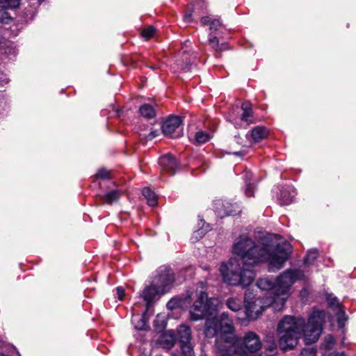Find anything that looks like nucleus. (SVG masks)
<instances>
[{"label": "nucleus", "mask_w": 356, "mask_h": 356, "mask_svg": "<svg viewBox=\"0 0 356 356\" xmlns=\"http://www.w3.org/2000/svg\"><path fill=\"white\" fill-rule=\"evenodd\" d=\"M209 44L216 51H224L223 48L220 47L219 40L215 35H209Z\"/></svg>", "instance_id": "obj_29"}, {"label": "nucleus", "mask_w": 356, "mask_h": 356, "mask_svg": "<svg viewBox=\"0 0 356 356\" xmlns=\"http://www.w3.org/2000/svg\"><path fill=\"white\" fill-rule=\"evenodd\" d=\"M220 272L225 282L233 286L241 285L243 288L250 285L255 277L253 269L243 266L236 258H231L227 264H222Z\"/></svg>", "instance_id": "obj_4"}, {"label": "nucleus", "mask_w": 356, "mask_h": 356, "mask_svg": "<svg viewBox=\"0 0 356 356\" xmlns=\"http://www.w3.org/2000/svg\"><path fill=\"white\" fill-rule=\"evenodd\" d=\"M262 347L259 336L252 331L247 332L243 337L232 334H222L217 337L216 349L217 354L229 356H245L259 351Z\"/></svg>", "instance_id": "obj_2"}, {"label": "nucleus", "mask_w": 356, "mask_h": 356, "mask_svg": "<svg viewBox=\"0 0 356 356\" xmlns=\"http://www.w3.org/2000/svg\"><path fill=\"white\" fill-rule=\"evenodd\" d=\"M0 356H6L3 353H0Z\"/></svg>", "instance_id": "obj_54"}, {"label": "nucleus", "mask_w": 356, "mask_h": 356, "mask_svg": "<svg viewBox=\"0 0 356 356\" xmlns=\"http://www.w3.org/2000/svg\"><path fill=\"white\" fill-rule=\"evenodd\" d=\"M277 343L273 339H268L265 346L266 356H276L277 355Z\"/></svg>", "instance_id": "obj_26"}, {"label": "nucleus", "mask_w": 356, "mask_h": 356, "mask_svg": "<svg viewBox=\"0 0 356 356\" xmlns=\"http://www.w3.org/2000/svg\"><path fill=\"white\" fill-rule=\"evenodd\" d=\"M252 116V111H243L241 115V120L243 121L247 122L248 123H251L252 121L249 120V118Z\"/></svg>", "instance_id": "obj_40"}, {"label": "nucleus", "mask_w": 356, "mask_h": 356, "mask_svg": "<svg viewBox=\"0 0 356 356\" xmlns=\"http://www.w3.org/2000/svg\"><path fill=\"white\" fill-rule=\"evenodd\" d=\"M204 4V2L202 1L199 0L197 3L194 6L192 10L188 12V13H186L184 16V20L186 22H190L193 21L192 15L193 13H195L196 10L198 9V7H201Z\"/></svg>", "instance_id": "obj_33"}, {"label": "nucleus", "mask_w": 356, "mask_h": 356, "mask_svg": "<svg viewBox=\"0 0 356 356\" xmlns=\"http://www.w3.org/2000/svg\"><path fill=\"white\" fill-rule=\"evenodd\" d=\"M143 195L145 197L149 206L154 207L157 204V197L154 191L149 188H144L142 191Z\"/></svg>", "instance_id": "obj_22"}, {"label": "nucleus", "mask_w": 356, "mask_h": 356, "mask_svg": "<svg viewBox=\"0 0 356 356\" xmlns=\"http://www.w3.org/2000/svg\"><path fill=\"white\" fill-rule=\"evenodd\" d=\"M214 210L220 218L229 216H235L241 212V208L237 204H232L229 201L217 200L214 202Z\"/></svg>", "instance_id": "obj_11"}, {"label": "nucleus", "mask_w": 356, "mask_h": 356, "mask_svg": "<svg viewBox=\"0 0 356 356\" xmlns=\"http://www.w3.org/2000/svg\"><path fill=\"white\" fill-rule=\"evenodd\" d=\"M212 20H211L210 17H208V16H205V17H203L201 18V23L204 26L208 25V24L210 26V22Z\"/></svg>", "instance_id": "obj_46"}, {"label": "nucleus", "mask_w": 356, "mask_h": 356, "mask_svg": "<svg viewBox=\"0 0 356 356\" xmlns=\"http://www.w3.org/2000/svg\"><path fill=\"white\" fill-rule=\"evenodd\" d=\"M243 177L245 183V194L248 197H251L254 195L255 188L254 183L251 182L252 173L249 170H245Z\"/></svg>", "instance_id": "obj_18"}, {"label": "nucleus", "mask_w": 356, "mask_h": 356, "mask_svg": "<svg viewBox=\"0 0 356 356\" xmlns=\"http://www.w3.org/2000/svg\"><path fill=\"white\" fill-rule=\"evenodd\" d=\"M116 292L117 295L118 296V298L120 300H122L124 296V289L122 286H118L116 288Z\"/></svg>", "instance_id": "obj_42"}, {"label": "nucleus", "mask_w": 356, "mask_h": 356, "mask_svg": "<svg viewBox=\"0 0 356 356\" xmlns=\"http://www.w3.org/2000/svg\"><path fill=\"white\" fill-rule=\"evenodd\" d=\"M334 342H335L334 337L332 335L329 334V335L326 336L325 338L324 346L326 349L330 350L332 348V346L334 344Z\"/></svg>", "instance_id": "obj_35"}, {"label": "nucleus", "mask_w": 356, "mask_h": 356, "mask_svg": "<svg viewBox=\"0 0 356 356\" xmlns=\"http://www.w3.org/2000/svg\"><path fill=\"white\" fill-rule=\"evenodd\" d=\"M268 134L266 127L257 126L252 129L251 136L254 142L257 143L265 138Z\"/></svg>", "instance_id": "obj_20"}, {"label": "nucleus", "mask_w": 356, "mask_h": 356, "mask_svg": "<svg viewBox=\"0 0 356 356\" xmlns=\"http://www.w3.org/2000/svg\"><path fill=\"white\" fill-rule=\"evenodd\" d=\"M175 281L174 273L170 267L161 266L156 270V274L152 279V283L160 293L168 292Z\"/></svg>", "instance_id": "obj_9"}, {"label": "nucleus", "mask_w": 356, "mask_h": 356, "mask_svg": "<svg viewBox=\"0 0 356 356\" xmlns=\"http://www.w3.org/2000/svg\"><path fill=\"white\" fill-rule=\"evenodd\" d=\"M181 353L182 356H194L193 348L191 342L180 343Z\"/></svg>", "instance_id": "obj_27"}, {"label": "nucleus", "mask_w": 356, "mask_h": 356, "mask_svg": "<svg viewBox=\"0 0 356 356\" xmlns=\"http://www.w3.org/2000/svg\"><path fill=\"white\" fill-rule=\"evenodd\" d=\"M159 163L162 171L171 175H175L179 168V163L177 159L171 154H165L161 156L159 159Z\"/></svg>", "instance_id": "obj_14"}, {"label": "nucleus", "mask_w": 356, "mask_h": 356, "mask_svg": "<svg viewBox=\"0 0 356 356\" xmlns=\"http://www.w3.org/2000/svg\"><path fill=\"white\" fill-rule=\"evenodd\" d=\"M179 306H180L179 302H178V300L175 298L170 300L167 304L168 308L171 309L175 307H179Z\"/></svg>", "instance_id": "obj_41"}, {"label": "nucleus", "mask_w": 356, "mask_h": 356, "mask_svg": "<svg viewBox=\"0 0 356 356\" xmlns=\"http://www.w3.org/2000/svg\"><path fill=\"white\" fill-rule=\"evenodd\" d=\"M257 286L262 291H271V293L275 296V282L269 277L259 278L257 282Z\"/></svg>", "instance_id": "obj_17"}, {"label": "nucleus", "mask_w": 356, "mask_h": 356, "mask_svg": "<svg viewBox=\"0 0 356 356\" xmlns=\"http://www.w3.org/2000/svg\"><path fill=\"white\" fill-rule=\"evenodd\" d=\"M200 224H202V227H200V228L197 230H196L194 233L196 235V238H202L208 231L210 230V227L208 224L204 227L205 222L204 221V220H200V223H199V226L200 225Z\"/></svg>", "instance_id": "obj_30"}, {"label": "nucleus", "mask_w": 356, "mask_h": 356, "mask_svg": "<svg viewBox=\"0 0 356 356\" xmlns=\"http://www.w3.org/2000/svg\"><path fill=\"white\" fill-rule=\"evenodd\" d=\"M220 47L223 48V49H224V50L226 49V47H225V44H220Z\"/></svg>", "instance_id": "obj_51"}, {"label": "nucleus", "mask_w": 356, "mask_h": 356, "mask_svg": "<svg viewBox=\"0 0 356 356\" xmlns=\"http://www.w3.org/2000/svg\"><path fill=\"white\" fill-rule=\"evenodd\" d=\"M97 178L102 179H110V172L105 168H101L98 170L97 173L95 175Z\"/></svg>", "instance_id": "obj_36"}, {"label": "nucleus", "mask_w": 356, "mask_h": 356, "mask_svg": "<svg viewBox=\"0 0 356 356\" xmlns=\"http://www.w3.org/2000/svg\"><path fill=\"white\" fill-rule=\"evenodd\" d=\"M139 112L142 116L147 119H152L156 116L154 108L147 104L142 105L139 108Z\"/></svg>", "instance_id": "obj_24"}, {"label": "nucleus", "mask_w": 356, "mask_h": 356, "mask_svg": "<svg viewBox=\"0 0 356 356\" xmlns=\"http://www.w3.org/2000/svg\"><path fill=\"white\" fill-rule=\"evenodd\" d=\"M226 306L232 311L237 312L242 309V302L237 298H229L225 302Z\"/></svg>", "instance_id": "obj_25"}, {"label": "nucleus", "mask_w": 356, "mask_h": 356, "mask_svg": "<svg viewBox=\"0 0 356 356\" xmlns=\"http://www.w3.org/2000/svg\"><path fill=\"white\" fill-rule=\"evenodd\" d=\"M158 134H159V132L157 130H152L149 133L148 136H147V139L152 140L153 138L156 137L158 136Z\"/></svg>", "instance_id": "obj_45"}, {"label": "nucleus", "mask_w": 356, "mask_h": 356, "mask_svg": "<svg viewBox=\"0 0 356 356\" xmlns=\"http://www.w3.org/2000/svg\"><path fill=\"white\" fill-rule=\"evenodd\" d=\"M162 342L167 348L172 347L176 343V336L173 330L167 331L162 337Z\"/></svg>", "instance_id": "obj_23"}, {"label": "nucleus", "mask_w": 356, "mask_h": 356, "mask_svg": "<svg viewBox=\"0 0 356 356\" xmlns=\"http://www.w3.org/2000/svg\"><path fill=\"white\" fill-rule=\"evenodd\" d=\"M8 83V79L6 77V75L3 73L2 72H0V85L3 86Z\"/></svg>", "instance_id": "obj_43"}, {"label": "nucleus", "mask_w": 356, "mask_h": 356, "mask_svg": "<svg viewBox=\"0 0 356 356\" xmlns=\"http://www.w3.org/2000/svg\"><path fill=\"white\" fill-rule=\"evenodd\" d=\"M121 195V193L118 190H112L105 195L101 196L103 203L112 204L116 202Z\"/></svg>", "instance_id": "obj_21"}, {"label": "nucleus", "mask_w": 356, "mask_h": 356, "mask_svg": "<svg viewBox=\"0 0 356 356\" xmlns=\"http://www.w3.org/2000/svg\"><path fill=\"white\" fill-rule=\"evenodd\" d=\"M182 123V120L179 116H170L161 126L162 132L164 135L172 138H178L180 135L176 132Z\"/></svg>", "instance_id": "obj_12"}, {"label": "nucleus", "mask_w": 356, "mask_h": 356, "mask_svg": "<svg viewBox=\"0 0 356 356\" xmlns=\"http://www.w3.org/2000/svg\"><path fill=\"white\" fill-rule=\"evenodd\" d=\"M305 325L301 317L284 316L278 323L277 331L280 348L284 350H293L298 345Z\"/></svg>", "instance_id": "obj_3"}, {"label": "nucleus", "mask_w": 356, "mask_h": 356, "mask_svg": "<svg viewBox=\"0 0 356 356\" xmlns=\"http://www.w3.org/2000/svg\"><path fill=\"white\" fill-rule=\"evenodd\" d=\"M318 252L316 249H311L308 251L306 257L304 258V264L309 265L312 264L318 257Z\"/></svg>", "instance_id": "obj_28"}, {"label": "nucleus", "mask_w": 356, "mask_h": 356, "mask_svg": "<svg viewBox=\"0 0 356 356\" xmlns=\"http://www.w3.org/2000/svg\"><path fill=\"white\" fill-rule=\"evenodd\" d=\"M301 356H316V350L313 348H305L301 352Z\"/></svg>", "instance_id": "obj_38"}, {"label": "nucleus", "mask_w": 356, "mask_h": 356, "mask_svg": "<svg viewBox=\"0 0 356 356\" xmlns=\"http://www.w3.org/2000/svg\"><path fill=\"white\" fill-rule=\"evenodd\" d=\"M220 322L218 321V318L215 316L208 317L206 318L204 334L207 338L217 337L222 335L223 332L220 330ZM216 341H215V343Z\"/></svg>", "instance_id": "obj_13"}, {"label": "nucleus", "mask_w": 356, "mask_h": 356, "mask_svg": "<svg viewBox=\"0 0 356 356\" xmlns=\"http://www.w3.org/2000/svg\"><path fill=\"white\" fill-rule=\"evenodd\" d=\"M0 5L3 8H16L19 6V0H0Z\"/></svg>", "instance_id": "obj_31"}, {"label": "nucleus", "mask_w": 356, "mask_h": 356, "mask_svg": "<svg viewBox=\"0 0 356 356\" xmlns=\"http://www.w3.org/2000/svg\"><path fill=\"white\" fill-rule=\"evenodd\" d=\"M192 67H193V65L191 64L190 63H188L186 64V67L182 68V70L184 72H188V71H191Z\"/></svg>", "instance_id": "obj_47"}, {"label": "nucleus", "mask_w": 356, "mask_h": 356, "mask_svg": "<svg viewBox=\"0 0 356 356\" xmlns=\"http://www.w3.org/2000/svg\"><path fill=\"white\" fill-rule=\"evenodd\" d=\"M197 299L189 310L190 318L193 321H197L212 316L216 312L215 300L209 298L205 291H197Z\"/></svg>", "instance_id": "obj_6"}, {"label": "nucleus", "mask_w": 356, "mask_h": 356, "mask_svg": "<svg viewBox=\"0 0 356 356\" xmlns=\"http://www.w3.org/2000/svg\"><path fill=\"white\" fill-rule=\"evenodd\" d=\"M164 293H160L156 287L153 286V284L148 286H147L143 291L141 296H143L144 300L146 302V310L143 314V316L140 318L139 323L138 325H135V328L141 330L144 328L145 325V314L147 312V310L152 307V303L154 301V298L157 296L163 295Z\"/></svg>", "instance_id": "obj_10"}, {"label": "nucleus", "mask_w": 356, "mask_h": 356, "mask_svg": "<svg viewBox=\"0 0 356 356\" xmlns=\"http://www.w3.org/2000/svg\"><path fill=\"white\" fill-rule=\"evenodd\" d=\"M244 316L241 318L254 321L259 318L267 306L264 305L263 300L257 298L253 292L247 291L244 295Z\"/></svg>", "instance_id": "obj_8"}, {"label": "nucleus", "mask_w": 356, "mask_h": 356, "mask_svg": "<svg viewBox=\"0 0 356 356\" xmlns=\"http://www.w3.org/2000/svg\"><path fill=\"white\" fill-rule=\"evenodd\" d=\"M296 195V192L291 187H283L280 190V194L278 197L281 205H288L293 202Z\"/></svg>", "instance_id": "obj_15"}, {"label": "nucleus", "mask_w": 356, "mask_h": 356, "mask_svg": "<svg viewBox=\"0 0 356 356\" xmlns=\"http://www.w3.org/2000/svg\"><path fill=\"white\" fill-rule=\"evenodd\" d=\"M220 322V330L223 332L222 334H232L234 332V327L232 326V321L229 318L228 314L222 312L218 318Z\"/></svg>", "instance_id": "obj_16"}, {"label": "nucleus", "mask_w": 356, "mask_h": 356, "mask_svg": "<svg viewBox=\"0 0 356 356\" xmlns=\"http://www.w3.org/2000/svg\"><path fill=\"white\" fill-rule=\"evenodd\" d=\"M324 318L323 312H314L309 316L307 323L305 322L302 334L306 344L314 343L318 339L322 333Z\"/></svg>", "instance_id": "obj_7"}, {"label": "nucleus", "mask_w": 356, "mask_h": 356, "mask_svg": "<svg viewBox=\"0 0 356 356\" xmlns=\"http://www.w3.org/2000/svg\"><path fill=\"white\" fill-rule=\"evenodd\" d=\"M234 138H235V140H236V142L238 144H239V145H242V143H242V141H241V137H240L239 136L235 135Z\"/></svg>", "instance_id": "obj_49"}, {"label": "nucleus", "mask_w": 356, "mask_h": 356, "mask_svg": "<svg viewBox=\"0 0 356 356\" xmlns=\"http://www.w3.org/2000/svg\"><path fill=\"white\" fill-rule=\"evenodd\" d=\"M335 356H346L345 354L343 353H341L340 354H337Z\"/></svg>", "instance_id": "obj_52"}, {"label": "nucleus", "mask_w": 356, "mask_h": 356, "mask_svg": "<svg viewBox=\"0 0 356 356\" xmlns=\"http://www.w3.org/2000/svg\"><path fill=\"white\" fill-rule=\"evenodd\" d=\"M12 18L10 17H6L5 18H0V22L1 23H8L9 21H11Z\"/></svg>", "instance_id": "obj_48"}, {"label": "nucleus", "mask_w": 356, "mask_h": 356, "mask_svg": "<svg viewBox=\"0 0 356 356\" xmlns=\"http://www.w3.org/2000/svg\"><path fill=\"white\" fill-rule=\"evenodd\" d=\"M335 302H337V298L336 297L334 298L333 300L330 301V304L334 305Z\"/></svg>", "instance_id": "obj_50"}, {"label": "nucleus", "mask_w": 356, "mask_h": 356, "mask_svg": "<svg viewBox=\"0 0 356 356\" xmlns=\"http://www.w3.org/2000/svg\"><path fill=\"white\" fill-rule=\"evenodd\" d=\"M177 333L179 343L191 342V330L190 327L186 325H181L179 327Z\"/></svg>", "instance_id": "obj_19"}, {"label": "nucleus", "mask_w": 356, "mask_h": 356, "mask_svg": "<svg viewBox=\"0 0 356 356\" xmlns=\"http://www.w3.org/2000/svg\"><path fill=\"white\" fill-rule=\"evenodd\" d=\"M155 31H156L155 28L152 26H150L143 29L141 34L143 38H145L146 39H149L153 36Z\"/></svg>", "instance_id": "obj_34"}, {"label": "nucleus", "mask_w": 356, "mask_h": 356, "mask_svg": "<svg viewBox=\"0 0 356 356\" xmlns=\"http://www.w3.org/2000/svg\"><path fill=\"white\" fill-rule=\"evenodd\" d=\"M306 279L304 272L298 268L287 269L280 274L275 280V297H273L272 307L275 310H282L290 296L291 287L293 283L297 280Z\"/></svg>", "instance_id": "obj_5"}, {"label": "nucleus", "mask_w": 356, "mask_h": 356, "mask_svg": "<svg viewBox=\"0 0 356 356\" xmlns=\"http://www.w3.org/2000/svg\"><path fill=\"white\" fill-rule=\"evenodd\" d=\"M232 252L243 266L251 269L260 262L270 260L269 268L279 270L289 259L292 246L288 241L277 244L273 250L268 244H258L247 235H240L232 245Z\"/></svg>", "instance_id": "obj_1"}, {"label": "nucleus", "mask_w": 356, "mask_h": 356, "mask_svg": "<svg viewBox=\"0 0 356 356\" xmlns=\"http://www.w3.org/2000/svg\"><path fill=\"white\" fill-rule=\"evenodd\" d=\"M234 155H239L240 154V152H234Z\"/></svg>", "instance_id": "obj_53"}, {"label": "nucleus", "mask_w": 356, "mask_h": 356, "mask_svg": "<svg viewBox=\"0 0 356 356\" xmlns=\"http://www.w3.org/2000/svg\"><path fill=\"white\" fill-rule=\"evenodd\" d=\"M222 26V23L219 19H213L210 22L209 29L211 31H218L220 27Z\"/></svg>", "instance_id": "obj_39"}, {"label": "nucleus", "mask_w": 356, "mask_h": 356, "mask_svg": "<svg viewBox=\"0 0 356 356\" xmlns=\"http://www.w3.org/2000/svg\"><path fill=\"white\" fill-rule=\"evenodd\" d=\"M346 320H347V318L345 316V312L343 311H340L338 313V316H337V323H338L339 327L340 328L343 327Z\"/></svg>", "instance_id": "obj_37"}, {"label": "nucleus", "mask_w": 356, "mask_h": 356, "mask_svg": "<svg viewBox=\"0 0 356 356\" xmlns=\"http://www.w3.org/2000/svg\"><path fill=\"white\" fill-rule=\"evenodd\" d=\"M173 356H178V355H177L174 354V355H173Z\"/></svg>", "instance_id": "obj_55"}, {"label": "nucleus", "mask_w": 356, "mask_h": 356, "mask_svg": "<svg viewBox=\"0 0 356 356\" xmlns=\"http://www.w3.org/2000/svg\"><path fill=\"white\" fill-rule=\"evenodd\" d=\"M241 109L243 111H252L251 104L250 102H248L243 103L242 105H241Z\"/></svg>", "instance_id": "obj_44"}, {"label": "nucleus", "mask_w": 356, "mask_h": 356, "mask_svg": "<svg viewBox=\"0 0 356 356\" xmlns=\"http://www.w3.org/2000/svg\"><path fill=\"white\" fill-rule=\"evenodd\" d=\"M195 138L197 143L201 144L208 141L210 139V136L203 131H200L196 133Z\"/></svg>", "instance_id": "obj_32"}]
</instances>
